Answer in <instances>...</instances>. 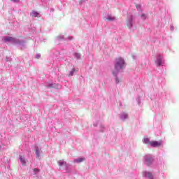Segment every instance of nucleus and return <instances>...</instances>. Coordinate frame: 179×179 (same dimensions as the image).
<instances>
[{
	"label": "nucleus",
	"mask_w": 179,
	"mask_h": 179,
	"mask_svg": "<svg viewBox=\"0 0 179 179\" xmlns=\"http://www.w3.org/2000/svg\"><path fill=\"white\" fill-rule=\"evenodd\" d=\"M144 143H146L147 145H150V141H149V138H144Z\"/></svg>",
	"instance_id": "11"
},
{
	"label": "nucleus",
	"mask_w": 179,
	"mask_h": 179,
	"mask_svg": "<svg viewBox=\"0 0 179 179\" xmlns=\"http://www.w3.org/2000/svg\"><path fill=\"white\" fill-rule=\"evenodd\" d=\"M3 40L6 43H16V38L12 36L4 37Z\"/></svg>",
	"instance_id": "2"
},
{
	"label": "nucleus",
	"mask_w": 179,
	"mask_h": 179,
	"mask_svg": "<svg viewBox=\"0 0 179 179\" xmlns=\"http://www.w3.org/2000/svg\"><path fill=\"white\" fill-rule=\"evenodd\" d=\"M58 164L59 166H66V162H64V161H59L58 162Z\"/></svg>",
	"instance_id": "10"
},
{
	"label": "nucleus",
	"mask_w": 179,
	"mask_h": 179,
	"mask_svg": "<svg viewBox=\"0 0 179 179\" xmlns=\"http://www.w3.org/2000/svg\"><path fill=\"white\" fill-rule=\"evenodd\" d=\"M34 173L36 174V173H40V169H38L37 168H35V169H34Z\"/></svg>",
	"instance_id": "14"
},
{
	"label": "nucleus",
	"mask_w": 179,
	"mask_h": 179,
	"mask_svg": "<svg viewBox=\"0 0 179 179\" xmlns=\"http://www.w3.org/2000/svg\"><path fill=\"white\" fill-rule=\"evenodd\" d=\"M141 16H145V14H143Z\"/></svg>",
	"instance_id": "20"
},
{
	"label": "nucleus",
	"mask_w": 179,
	"mask_h": 179,
	"mask_svg": "<svg viewBox=\"0 0 179 179\" xmlns=\"http://www.w3.org/2000/svg\"><path fill=\"white\" fill-rule=\"evenodd\" d=\"M85 158H78L75 160L76 163H82V162H85Z\"/></svg>",
	"instance_id": "8"
},
{
	"label": "nucleus",
	"mask_w": 179,
	"mask_h": 179,
	"mask_svg": "<svg viewBox=\"0 0 179 179\" xmlns=\"http://www.w3.org/2000/svg\"><path fill=\"white\" fill-rule=\"evenodd\" d=\"M125 118H128V115H127V113H123L122 115V119L125 120Z\"/></svg>",
	"instance_id": "13"
},
{
	"label": "nucleus",
	"mask_w": 179,
	"mask_h": 179,
	"mask_svg": "<svg viewBox=\"0 0 179 179\" xmlns=\"http://www.w3.org/2000/svg\"><path fill=\"white\" fill-rule=\"evenodd\" d=\"M158 65H159V66H160V65H162V62L159 61L158 62Z\"/></svg>",
	"instance_id": "17"
},
{
	"label": "nucleus",
	"mask_w": 179,
	"mask_h": 179,
	"mask_svg": "<svg viewBox=\"0 0 179 179\" xmlns=\"http://www.w3.org/2000/svg\"><path fill=\"white\" fill-rule=\"evenodd\" d=\"M150 145L152 148H159V146H161L162 142L152 141H150Z\"/></svg>",
	"instance_id": "4"
},
{
	"label": "nucleus",
	"mask_w": 179,
	"mask_h": 179,
	"mask_svg": "<svg viewBox=\"0 0 179 179\" xmlns=\"http://www.w3.org/2000/svg\"><path fill=\"white\" fill-rule=\"evenodd\" d=\"M31 16L32 17H37L38 16V13L36 12V11H32L31 13Z\"/></svg>",
	"instance_id": "7"
},
{
	"label": "nucleus",
	"mask_w": 179,
	"mask_h": 179,
	"mask_svg": "<svg viewBox=\"0 0 179 179\" xmlns=\"http://www.w3.org/2000/svg\"><path fill=\"white\" fill-rule=\"evenodd\" d=\"M41 55H36V58H40Z\"/></svg>",
	"instance_id": "18"
},
{
	"label": "nucleus",
	"mask_w": 179,
	"mask_h": 179,
	"mask_svg": "<svg viewBox=\"0 0 179 179\" xmlns=\"http://www.w3.org/2000/svg\"><path fill=\"white\" fill-rule=\"evenodd\" d=\"M153 163V158L152 157H145V164L147 166H150Z\"/></svg>",
	"instance_id": "5"
},
{
	"label": "nucleus",
	"mask_w": 179,
	"mask_h": 179,
	"mask_svg": "<svg viewBox=\"0 0 179 179\" xmlns=\"http://www.w3.org/2000/svg\"><path fill=\"white\" fill-rule=\"evenodd\" d=\"M124 66H125L124 59L121 57L116 58L115 60V70L113 71V75H117Z\"/></svg>",
	"instance_id": "1"
},
{
	"label": "nucleus",
	"mask_w": 179,
	"mask_h": 179,
	"mask_svg": "<svg viewBox=\"0 0 179 179\" xmlns=\"http://www.w3.org/2000/svg\"><path fill=\"white\" fill-rule=\"evenodd\" d=\"M13 2H20V0H12Z\"/></svg>",
	"instance_id": "16"
},
{
	"label": "nucleus",
	"mask_w": 179,
	"mask_h": 179,
	"mask_svg": "<svg viewBox=\"0 0 179 179\" xmlns=\"http://www.w3.org/2000/svg\"><path fill=\"white\" fill-rule=\"evenodd\" d=\"M106 20H108L109 22H113V20H115V18L114 17H112V16H108L106 18Z\"/></svg>",
	"instance_id": "9"
},
{
	"label": "nucleus",
	"mask_w": 179,
	"mask_h": 179,
	"mask_svg": "<svg viewBox=\"0 0 179 179\" xmlns=\"http://www.w3.org/2000/svg\"><path fill=\"white\" fill-rule=\"evenodd\" d=\"M75 72H76L75 69H73L70 71L69 76H73V73H75Z\"/></svg>",
	"instance_id": "12"
},
{
	"label": "nucleus",
	"mask_w": 179,
	"mask_h": 179,
	"mask_svg": "<svg viewBox=\"0 0 179 179\" xmlns=\"http://www.w3.org/2000/svg\"><path fill=\"white\" fill-rule=\"evenodd\" d=\"M36 155L37 157H40V153L38 152V150H36Z\"/></svg>",
	"instance_id": "15"
},
{
	"label": "nucleus",
	"mask_w": 179,
	"mask_h": 179,
	"mask_svg": "<svg viewBox=\"0 0 179 179\" xmlns=\"http://www.w3.org/2000/svg\"><path fill=\"white\" fill-rule=\"evenodd\" d=\"M20 162L22 166H27L29 163V160L24 159V155L20 156Z\"/></svg>",
	"instance_id": "3"
},
{
	"label": "nucleus",
	"mask_w": 179,
	"mask_h": 179,
	"mask_svg": "<svg viewBox=\"0 0 179 179\" xmlns=\"http://www.w3.org/2000/svg\"><path fill=\"white\" fill-rule=\"evenodd\" d=\"M143 176L144 177H148V178H152V173H149V172H143Z\"/></svg>",
	"instance_id": "6"
},
{
	"label": "nucleus",
	"mask_w": 179,
	"mask_h": 179,
	"mask_svg": "<svg viewBox=\"0 0 179 179\" xmlns=\"http://www.w3.org/2000/svg\"><path fill=\"white\" fill-rule=\"evenodd\" d=\"M116 82H117V83H118V82H120V81L118 80V79H116Z\"/></svg>",
	"instance_id": "19"
}]
</instances>
